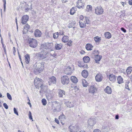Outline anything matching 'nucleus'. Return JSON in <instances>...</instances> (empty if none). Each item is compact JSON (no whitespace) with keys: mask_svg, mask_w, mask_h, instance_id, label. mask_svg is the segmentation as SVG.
<instances>
[{"mask_svg":"<svg viewBox=\"0 0 132 132\" xmlns=\"http://www.w3.org/2000/svg\"><path fill=\"white\" fill-rule=\"evenodd\" d=\"M44 64L43 62L36 63L34 65V71L35 73L37 74L42 71L44 69Z\"/></svg>","mask_w":132,"mask_h":132,"instance_id":"1","label":"nucleus"},{"mask_svg":"<svg viewBox=\"0 0 132 132\" xmlns=\"http://www.w3.org/2000/svg\"><path fill=\"white\" fill-rule=\"evenodd\" d=\"M48 54L47 51H42L37 53L36 55L37 58L40 60H43L45 59H48Z\"/></svg>","mask_w":132,"mask_h":132,"instance_id":"2","label":"nucleus"},{"mask_svg":"<svg viewBox=\"0 0 132 132\" xmlns=\"http://www.w3.org/2000/svg\"><path fill=\"white\" fill-rule=\"evenodd\" d=\"M42 80L40 78H36L34 80V84L36 88L39 89L40 87L41 88V90L43 91L44 89L43 88L44 86L42 82Z\"/></svg>","mask_w":132,"mask_h":132,"instance_id":"3","label":"nucleus"},{"mask_svg":"<svg viewBox=\"0 0 132 132\" xmlns=\"http://www.w3.org/2000/svg\"><path fill=\"white\" fill-rule=\"evenodd\" d=\"M53 46L52 43H45L41 45L40 48L45 49L48 50L51 49Z\"/></svg>","mask_w":132,"mask_h":132,"instance_id":"4","label":"nucleus"},{"mask_svg":"<svg viewBox=\"0 0 132 132\" xmlns=\"http://www.w3.org/2000/svg\"><path fill=\"white\" fill-rule=\"evenodd\" d=\"M29 46L33 48L36 47L37 45V40L33 38H30L28 39Z\"/></svg>","mask_w":132,"mask_h":132,"instance_id":"5","label":"nucleus"},{"mask_svg":"<svg viewBox=\"0 0 132 132\" xmlns=\"http://www.w3.org/2000/svg\"><path fill=\"white\" fill-rule=\"evenodd\" d=\"M53 105L55 106V108L54 109L53 111L55 112H59L61 110V105L60 103L56 101L54 102Z\"/></svg>","mask_w":132,"mask_h":132,"instance_id":"6","label":"nucleus"},{"mask_svg":"<svg viewBox=\"0 0 132 132\" xmlns=\"http://www.w3.org/2000/svg\"><path fill=\"white\" fill-rule=\"evenodd\" d=\"M69 79L67 76H64L61 77V82L63 85L68 84Z\"/></svg>","mask_w":132,"mask_h":132,"instance_id":"7","label":"nucleus"},{"mask_svg":"<svg viewBox=\"0 0 132 132\" xmlns=\"http://www.w3.org/2000/svg\"><path fill=\"white\" fill-rule=\"evenodd\" d=\"M69 128L70 132H77L79 127L77 125H70L69 127Z\"/></svg>","mask_w":132,"mask_h":132,"instance_id":"8","label":"nucleus"},{"mask_svg":"<svg viewBox=\"0 0 132 132\" xmlns=\"http://www.w3.org/2000/svg\"><path fill=\"white\" fill-rule=\"evenodd\" d=\"M47 52L48 54V59L50 58L51 57H54L56 55L55 54V51L51 49L49 51H47Z\"/></svg>","mask_w":132,"mask_h":132,"instance_id":"9","label":"nucleus"},{"mask_svg":"<svg viewBox=\"0 0 132 132\" xmlns=\"http://www.w3.org/2000/svg\"><path fill=\"white\" fill-rule=\"evenodd\" d=\"M103 12V9L101 6L97 7L95 9V13L97 15L102 14Z\"/></svg>","mask_w":132,"mask_h":132,"instance_id":"10","label":"nucleus"},{"mask_svg":"<svg viewBox=\"0 0 132 132\" xmlns=\"http://www.w3.org/2000/svg\"><path fill=\"white\" fill-rule=\"evenodd\" d=\"M58 96L59 97H63L65 94V92L64 90L59 89L58 91Z\"/></svg>","mask_w":132,"mask_h":132,"instance_id":"11","label":"nucleus"},{"mask_svg":"<svg viewBox=\"0 0 132 132\" xmlns=\"http://www.w3.org/2000/svg\"><path fill=\"white\" fill-rule=\"evenodd\" d=\"M56 78L54 76H52L49 79L48 83L49 85H51L52 83L55 84L56 83Z\"/></svg>","mask_w":132,"mask_h":132,"instance_id":"12","label":"nucleus"},{"mask_svg":"<svg viewBox=\"0 0 132 132\" xmlns=\"http://www.w3.org/2000/svg\"><path fill=\"white\" fill-rule=\"evenodd\" d=\"M29 19V16L27 15L23 16L21 19V23L23 24H26Z\"/></svg>","mask_w":132,"mask_h":132,"instance_id":"13","label":"nucleus"},{"mask_svg":"<svg viewBox=\"0 0 132 132\" xmlns=\"http://www.w3.org/2000/svg\"><path fill=\"white\" fill-rule=\"evenodd\" d=\"M64 72L66 75H71L72 73L71 68L70 66H68L65 70Z\"/></svg>","mask_w":132,"mask_h":132,"instance_id":"14","label":"nucleus"},{"mask_svg":"<svg viewBox=\"0 0 132 132\" xmlns=\"http://www.w3.org/2000/svg\"><path fill=\"white\" fill-rule=\"evenodd\" d=\"M88 123L90 126H92L96 123V122L95 119L90 118L88 120Z\"/></svg>","mask_w":132,"mask_h":132,"instance_id":"15","label":"nucleus"},{"mask_svg":"<svg viewBox=\"0 0 132 132\" xmlns=\"http://www.w3.org/2000/svg\"><path fill=\"white\" fill-rule=\"evenodd\" d=\"M95 79L97 81L100 82L102 81L103 79L102 74L100 73L97 74L95 76Z\"/></svg>","mask_w":132,"mask_h":132,"instance_id":"16","label":"nucleus"},{"mask_svg":"<svg viewBox=\"0 0 132 132\" xmlns=\"http://www.w3.org/2000/svg\"><path fill=\"white\" fill-rule=\"evenodd\" d=\"M97 90L96 88L94 86H90L89 89V93L92 94H94L96 93Z\"/></svg>","mask_w":132,"mask_h":132,"instance_id":"17","label":"nucleus"},{"mask_svg":"<svg viewBox=\"0 0 132 132\" xmlns=\"http://www.w3.org/2000/svg\"><path fill=\"white\" fill-rule=\"evenodd\" d=\"M42 33L41 31L38 29H36L35 31L34 35L35 37H39L41 36Z\"/></svg>","mask_w":132,"mask_h":132,"instance_id":"18","label":"nucleus"},{"mask_svg":"<svg viewBox=\"0 0 132 132\" xmlns=\"http://www.w3.org/2000/svg\"><path fill=\"white\" fill-rule=\"evenodd\" d=\"M77 6L79 9L82 8L84 7L83 5L82 0H78L77 2Z\"/></svg>","mask_w":132,"mask_h":132,"instance_id":"19","label":"nucleus"},{"mask_svg":"<svg viewBox=\"0 0 132 132\" xmlns=\"http://www.w3.org/2000/svg\"><path fill=\"white\" fill-rule=\"evenodd\" d=\"M65 103L67 106L69 108H72L74 106V103L73 102L67 101L65 102Z\"/></svg>","mask_w":132,"mask_h":132,"instance_id":"20","label":"nucleus"},{"mask_svg":"<svg viewBox=\"0 0 132 132\" xmlns=\"http://www.w3.org/2000/svg\"><path fill=\"white\" fill-rule=\"evenodd\" d=\"M85 20H80L79 21V25L80 27L83 28L86 26Z\"/></svg>","mask_w":132,"mask_h":132,"instance_id":"21","label":"nucleus"},{"mask_svg":"<svg viewBox=\"0 0 132 132\" xmlns=\"http://www.w3.org/2000/svg\"><path fill=\"white\" fill-rule=\"evenodd\" d=\"M95 60L96 63H99V62L102 59V56L98 55H95Z\"/></svg>","mask_w":132,"mask_h":132,"instance_id":"22","label":"nucleus"},{"mask_svg":"<svg viewBox=\"0 0 132 132\" xmlns=\"http://www.w3.org/2000/svg\"><path fill=\"white\" fill-rule=\"evenodd\" d=\"M105 92L108 94H110L112 92L111 88L109 86H107L104 89Z\"/></svg>","mask_w":132,"mask_h":132,"instance_id":"23","label":"nucleus"},{"mask_svg":"<svg viewBox=\"0 0 132 132\" xmlns=\"http://www.w3.org/2000/svg\"><path fill=\"white\" fill-rule=\"evenodd\" d=\"M82 76L84 78H86L88 75V72L86 70H83L82 72Z\"/></svg>","mask_w":132,"mask_h":132,"instance_id":"24","label":"nucleus"},{"mask_svg":"<svg viewBox=\"0 0 132 132\" xmlns=\"http://www.w3.org/2000/svg\"><path fill=\"white\" fill-rule=\"evenodd\" d=\"M116 76L112 74L109 75V79L110 81H114L116 80Z\"/></svg>","mask_w":132,"mask_h":132,"instance_id":"25","label":"nucleus"},{"mask_svg":"<svg viewBox=\"0 0 132 132\" xmlns=\"http://www.w3.org/2000/svg\"><path fill=\"white\" fill-rule=\"evenodd\" d=\"M104 35L105 38L107 39H109L111 37V35L109 32H105Z\"/></svg>","mask_w":132,"mask_h":132,"instance_id":"26","label":"nucleus"},{"mask_svg":"<svg viewBox=\"0 0 132 132\" xmlns=\"http://www.w3.org/2000/svg\"><path fill=\"white\" fill-rule=\"evenodd\" d=\"M24 57L25 62L26 63L28 64L30 61V56L29 55L27 54H26L24 56Z\"/></svg>","mask_w":132,"mask_h":132,"instance_id":"27","label":"nucleus"},{"mask_svg":"<svg viewBox=\"0 0 132 132\" xmlns=\"http://www.w3.org/2000/svg\"><path fill=\"white\" fill-rule=\"evenodd\" d=\"M93 47V46L90 44H88L86 46V48L88 51L92 50Z\"/></svg>","mask_w":132,"mask_h":132,"instance_id":"28","label":"nucleus"},{"mask_svg":"<svg viewBox=\"0 0 132 132\" xmlns=\"http://www.w3.org/2000/svg\"><path fill=\"white\" fill-rule=\"evenodd\" d=\"M62 45L61 44L56 43L55 44V48L57 50H60L62 48Z\"/></svg>","mask_w":132,"mask_h":132,"instance_id":"29","label":"nucleus"},{"mask_svg":"<svg viewBox=\"0 0 132 132\" xmlns=\"http://www.w3.org/2000/svg\"><path fill=\"white\" fill-rule=\"evenodd\" d=\"M70 80L73 82L74 83H76L78 82L77 78L75 77L74 76H72L71 77Z\"/></svg>","mask_w":132,"mask_h":132,"instance_id":"30","label":"nucleus"},{"mask_svg":"<svg viewBox=\"0 0 132 132\" xmlns=\"http://www.w3.org/2000/svg\"><path fill=\"white\" fill-rule=\"evenodd\" d=\"M118 83L120 84L123 82V78L121 76H119L117 78Z\"/></svg>","mask_w":132,"mask_h":132,"instance_id":"31","label":"nucleus"},{"mask_svg":"<svg viewBox=\"0 0 132 132\" xmlns=\"http://www.w3.org/2000/svg\"><path fill=\"white\" fill-rule=\"evenodd\" d=\"M84 62L85 63L88 62L90 60V58L88 56L84 57L83 58Z\"/></svg>","mask_w":132,"mask_h":132,"instance_id":"32","label":"nucleus"},{"mask_svg":"<svg viewBox=\"0 0 132 132\" xmlns=\"http://www.w3.org/2000/svg\"><path fill=\"white\" fill-rule=\"evenodd\" d=\"M76 10V7H72L70 10V14H71L73 15L75 13Z\"/></svg>","mask_w":132,"mask_h":132,"instance_id":"33","label":"nucleus"},{"mask_svg":"<svg viewBox=\"0 0 132 132\" xmlns=\"http://www.w3.org/2000/svg\"><path fill=\"white\" fill-rule=\"evenodd\" d=\"M68 37L67 36H64L62 39V41L66 43L68 40Z\"/></svg>","mask_w":132,"mask_h":132,"instance_id":"34","label":"nucleus"},{"mask_svg":"<svg viewBox=\"0 0 132 132\" xmlns=\"http://www.w3.org/2000/svg\"><path fill=\"white\" fill-rule=\"evenodd\" d=\"M132 71V67H129L126 70V72L127 73V76Z\"/></svg>","mask_w":132,"mask_h":132,"instance_id":"35","label":"nucleus"},{"mask_svg":"<svg viewBox=\"0 0 132 132\" xmlns=\"http://www.w3.org/2000/svg\"><path fill=\"white\" fill-rule=\"evenodd\" d=\"M130 82L129 81L127 80L126 82H125V88L129 90H130L128 85V84Z\"/></svg>","mask_w":132,"mask_h":132,"instance_id":"36","label":"nucleus"},{"mask_svg":"<svg viewBox=\"0 0 132 132\" xmlns=\"http://www.w3.org/2000/svg\"><path fill=\"white\" fill-rule=\"evenodd\" d=\"M59 119L61 121L65 119V116L62 113L61 115L59 116Z\"/></svg>","mask_w":132,"mask_h":132,"instance_id":"37","label":"nucleus"},{"mask_svg":"<svg viewBox=\"0 0 132 132\" xmlns=\"http://www.w3.org/2000/svg\"><path fill=\"white\" fill-rule=\"evenodd\" d=\"M82 84L83 86L85 87H87L88 85V83L85 80H82Z\"/></svg>","mask_w":132,"mask_h":132,"instance_id":"38","label":"nucleus"},{"mask_svg":"<svg viewBox=\"0 0 132 132\" xmlns=\"http://www.w3.org/2000/svg\"><path fill=\"white\" fill-rule=\"evenodd\" d=\"M94 39L96 42H98L101 40V37L97 36L94 37Z\"/></svg>","mask_w":132,"mask_h":132,"instance_id":"39","label":"nucleus"},{"mask_svg":"<svg viewBox=\"0 0 132 132\" xmlns=\"http://www.w3.org/2000/svg\"><path fill=\"white\" fill-rule=\"evenodd\" d=\"M87 11H91L92 9V6L90 5H87Z\"/></svg>","mask_w":132,"mask_h":132,"instance_id":"40","label":"nucleus"},{"mask_svg":"<svg viewBox=\"0 0 132 132\" xmlns=\"http://www.w3.org/2000/svg\"><path fill=\"white\" fill-rule=\"evenodd\" d=\"M30 28V26L28 24H26L24 27V29H25L27 31H28V30Z\"/></svg>","mask_w":132,"mask_h":132,"instance_id":"41","label":"nucleus"},{"mask_svg":"<svg viewBox=\"0 0 132 132\" xmlns=\"http://www.w3.org/2000/svg\"><path fill=\"white\" fill-rule=\"evenodd\" d=\"M42 102L43 105H45L47 104L46 101L44 98H43L42 100Z\"/></svg>","mask_w":132,"mask_h":132,"instance_id":"42","label":"nucleus"},{"mask_svg":"<svg viewBox=\"0 0 132 132\" xmlns=\"http://www.w3.org/2000/svg\"><path fill=\"white\" fill-rule=\"evenodd\" d=\"M58 32H57L53 34V37L54 39H56L58 36Z\"/></svg>","mask_w":132,"mask_h":132,"instance_id":"43","label":"nucleus"},{"mask_svg":"<svg viewBox=\"0 0 132 132\" xmlns=\"http://www.w3.org/2000/svg\"><path fill=\"white\" fill-rule=\"evenodd\" d=\"M84 20H85L86 23V24H89V23L90 21L87 17H85V19H84Z\"/></svg>","mask_w":132,"mask_h":132,"instance_id":"44","label":"nucleus"},{"mask_svg":"<svg viewBox=\"0 0 132 132\" xmlns=\"http://www.w3.org/2000/svg\"><path fill=\"white\" fill-rule=\"evenodd\" d=\"M7 98L10 100H12V98L11 95L10 94L8 93H7Z\"/></svg>","mask_w":132,"mask_h":132,"instance_id":"45","label":"nucleus"},{"mask_svg":"<svg viewBox=\"0 0 132 132\" xmlns=\"http://www.w3.org/2000/svg\"><path fill=\"white\" fill-rule=\"evenodd\" d=\"M29 118L30 120H32V117L31 115V113L30 111L29 112ZM33 121V120H32Z\"/></svg>","mask_w":132,"mask_h":132,"instance_id":"46","label":"nucleus"},{"mask_svg":"<svg viewBox=\"0 0 132 132\" xmlns=\"http://www.w3.org/2000/svg\"><path fill=\"white\" fill-rule=\"evenodd\" d=\"M13 111L14 113L17 116H18L19 114L16 109L15 108H14L13 109Z\"/></svg>","mask_w":132,"mask_h":132,"instance_id":"47","label":"nucleus"},{"mask_svg":"<svg viewBox=\"0 0 132 132\" xmlns=\"http://www.w3.org/2000/svg\"><path fill=\"white\" fill-rule=\"evenodd\" d=\"M2 47L4 49V52L6 53V50L5 48L6 46L2 42Z\"/></svg>","mask_w":132,"mask_h":132,"instance_id":"48","label":"nucleus"},{"mask_svg":"<svg viewBox=\"0 0 132 132\" xmlns=\"http://www.w3.org/2000/svg\"><path fill=\"white\" fill-rule=\"evenodd\" d=\"M4 11L5 12V11L6 7V1L5 0H4Z\"/></svg>","mask_w":132,"mask_h":132,"instance_id":"49","label":"nucleus"},{"mask_svg":"<svg viewBox=\"0 0 132 132\" xmlns=\"http://www.w3.org/2000/svg\"><path fill=\"white\" fill-rule=\"evenodd\" d=\"M3 106L6 109H7L8 108V106L7 105V104L5 103H4L3 104Z\"/></svg>","mask_w":132,"mask_h":132,"instance_id":"50","label":"nucleus"},{"mask_svg":"<svg viewBox=\"0 0 132 132\" xmlns=\"http://www.w3.org/2000/svg\"><path fill=\"white\" fill-rule=\"evenodd\" d=\"M121 31H123L124 33H125L126 32V29H125L123 28L122 27L121 28Z\"/></svg>","mask_w":132,"mask_h":132,"instance_id":"51","label":"nucleus"},{"mask_svg":"<svg viewBox=\"0 0 132 132\" xmlns=\"http://www.w3.org/2000/svg\"><path fill=\"white\" fill-rule=\"evenodd\" d=\"M93 132H101V131L100 130L98 129H96L94 130Z\"/></svg>","mask_w":132,"mask_h":132,"instance_id":"52","label":"nucleus"},{"mask_svg":"<svg viewBox=\"0 0 132 132\" xmlns=\"http://www.w3.org/2000/svg\"><path fill=\"white\" fill-rule=\"evenodd\" d=\"M72 43V42L71 41H69L67 43V45H68L70 46L71 45V43Z\"/></svg>","mask_w":132,"mask_h":132,"instance_id":"53","label":"nucleus"},{"mask_svg":"<svg viewBox=\"0 0 132 132\" xmlns=\"http://www.w3.org/2000/svg\"><path fill=\"white\" fill-rule=\"evenodd\" d=\"M47 88L45 86H44H44L43 87V89H44V90H43V91H42L41 90V89L40 90V92L41 91H44V92H45L46 90V88Z\"/></svg>","mask_w":132,"mask_h":132,"instance_id":"54","label":"nucleus"},{"mask_svg":"<svg viewBox=\"0 0 132 132\" xmlns=\"http://www.w3.org/2000/svg\"><path fill=\"white\" fill-rule=\"evenodd\" d=\"M15 52H16V51L15 50V47H13V54L14 55H15Z\"/></svg>","mask_w":132,"mask_h":132,"instance_id":"55","label":"nucleus"},{"mask_svg":"<svg viewBox=\"0 0 132 132\" xmlns=\"http://www.w3.org/2000/svg\"><path fill=\"white\" fill-rule=\"evenodd\" d=\"M55 121L57 124H59V122L57 119L55 118Z\"/></svg>","mask_w":132,"mask_h":132,"instance_id":"56","label":"nucleus"},{"mask_svg":"<svg viewBox=\"0 0 132 132\" xmlns=\"http://www.w3.org/2000/svg\"><path fill=\"white\" fill-rule=\"evenodd\" d=\"M128 3L130 5H132V0H128Z\"/></svg>","mask_w":132,"mask_h":132,"instance_id":"57","label":"nucleus"},{"mask_svg":"<svg viewBox=\"0 0 132 132\" xmlns=\"http://www.w3.org/2000/svg\"><path fill=\"white\" fill-rule=\"evenodd\" d=\"M121 4L124 7L125 4H126V2H121Z\"/></svg>","mask_w":132,"mask_h":132,"instance_id":"58","label":"nucleus"},{"mask_svg":"<svg viewBox=\"0 0 132 132\" xmlns=\"http://www.w3.org/2000/svg\"><path fill=\"white\" fill-rule=\"evenodd\" d=\"M80 52V53L82 54H84L85 53V51L83 50H81Z\"/></svg>","mask_w":132,"mask_h":132,"instance_id":"59","label":"nucleus"},{"mask_svg":"<svg viewBox=\"0 0 132 132\" xmlns=\"http://www.w3.org/2000/svg\"><path fill=\"white\" fill-rule=\"evenodd\" d=\"M80 20H84L85 19H84L83 16L82 15H81L80 17Z\"/></svg>","mask_w":132,"mask_h":132,"instance_id":"60","label":"nucleus"},{"mask_svg":"<svg viewBox=\"0 0 132 132\" xmlns=\"http://www.w3.org/2000/svg\"><path fill=\"white\" fill-rule=\"evenodd\" d=\"M94 52H95V53H94V54H99V52H98V50H95L94 51Z\"/></svg>","mask_w":132,"mask_h":132,"instance_id":"61","label":"nucleus"},{"mask_svg":"<svg viewBox=\"0 0 132 132\" xmlns=\"http://www.w3.org/2000/svg\"><path fill=\"white\" fill-rule=\"evenodd\" d=\"M78 66L81 68L83 67L84 66L82 65H81V64H80L78 65Z\"/></svg>","mask_w":132,"mask_h":132,"instance_id":"62","label":"nucleus"},{"mask_svg":"<svg viewBox=\"0 0 132 132\" xmlns=\"http://www.w3.org/2000/svg\"><path fill=\"white\" fill-rule=\"evenodd\" d=\"M119 118V116L118 115H116L115 116V119H118Z\"/></svg>","mask_w":132,"mask_h":132,"instance_id":"63","label":"nucleus"},{"mask_svg":"<svg viewBox=\"0 0 132 132\" xmlns=\"http://www.w3.org/2000/svg\"><path fill=\"white\" fill-rule=\"evenodd\" d=\"M84 68H88V65L87 64H86L85 65H84Z\"/></svg>","mask_w":132,"mask_h":132,"instance_id":"64","label":"nucleus"}]
</instances>
